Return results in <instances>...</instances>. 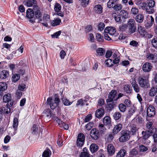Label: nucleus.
I'll list each match as a JSON object with an SVG mask.
<instances>
[{"mask_svg":"<svg viewBox=\"0 0 157 157\" xmlns=\"http://www.w3.org/2000/svg\"><path fill=\"white\" fill-rule=\"evenodd\" d=\"M138 82L140 86L144 88H148L150 86L149 82L146 77L142 76L139 77Z\"/></svg>","mask_w":157,"mask_h":157,"instance_id":"f257e3e1","label":"nucleus"},{"mask_svg":"<svg viewBox=\"0 0 157 157\" xmlns=\"http://www.w3.org/2000/svg\"><path fill=\"white\" fill-rule=\"evenodd\" d=\"M60 101L59 97H56L54 100H52V98L49 97L47 99V105L49 106L51 109L53 110L59 105Z\"/></svg>","mask_w":157,"mask_h":157,"instance_id":"f03ea898","label":"nucleus"},{"mask_svg":"<svg viewBox=\"0 0 157 157\" xmlns=\"http://www.w3.org/2000/svg\"><path fill=\"white\" fill-rule=\"evenodd\" d=\"M121 133V136L119 138V140L121 142H125L129 139L130 137L129 131L123 130Z\"/></svg>","mask_w":157,"mask_h":157,"instance_id":"7ed1b4c3","label":"nucleus"},{"mask_svg":"<svg viewBox=\"0 0 157 157\" xmlns=\"http://www.w3.org/2000/svg\"><path fill=\"white\" fill-rule=\"evenodd\" d=\"M135 21L133 19L129 20L127 25V29L130 34L134 33L136 30V28L135 25Z\"/></svg>","mask_w":157,"mask_h":157,"instance_id":"20e7f679","label":"nucleus"},{"mask_svg":"<svg viewBox=\"0 0 157 157\" xmlns=\"http://www.w3.org/2000/svg\"><path fill=\"white\" fill-rule=\"evenodd\" d=\"M141 133L143 135L142 139V143L146 144H148L150 143V141L148 139L151 133L149 131H142Z\"/></svg>","mask_w":157,"mask_h":157,"instance_id":"39448f33","label":"nucleus"},{"mask_svg":"<svg viewBox=\"0 0 157 157\" xmlns=\"http://www.w3.org/2000/svg\"><path fill=\"white\" fill-rule=\"evenodd\" d=\"M85 140V136L84 134L80 133L78 134L76 144L78 146L82 147L84 145Z\"/></svg>","mask_w":157,"mask_h":157,"instance_id":"423d86ee","label":"nucleus"},{"mask_svg":"<svg viewBox=\"0 0 157 157\" xmlns=\"http://www.w3.org/2000/svg\"><path fill=\"white\" fill-rule=\"evenodd\" d=\"M130 82L133 90L136 93H138L140 92L141 90V88L137 83L135 78H132L130 80Z\"/></svg>","mask_w":157,"mask_h":157,"instance_id":"0eeeda50","label":"nucleus"},{"mask_svg":"<svg viewBox=\"0 0 157 157\" xmlns=\"http://www.w3.org/2000/svg\"><path fill=\"white\" fill-rule=\"evenodd\" d=\"M3 101L5 103H9L10 107H12L13 105L14 101L11 99V94L9 93L6 94L3 97Z\"/></svg>","mask_w":157,"mask_h":157,"instance_id":"6e6552de","label":"nucleus"},{"mask_svg":"<svg viewBox=\"0 0 157 157\" xmlns=\"http://www.w3.org/2000/svg\"><path fill=\"white\" fill-rule=\"evenodd\" d=\"M117 91L115 90H112L109 93L108 99H107L106 101L107 103L111 102H112L113 100L116 101V97L117 95Z\"/></svg>","mask_w":157,"mask_h":157,"instance_id":"1a4fd4ad","label":"nucleus"},{"mask_svg":"<svg viewBox=\"0 0 157 157\" xmlns=\"http://www.w3.org/2000/svg\"><path fill=\"white\" fill-rule=\"evenodd\" d=\"M90 135L92 139L94 140H98L100 136L99 131L96 128H93L91 131Z\"/></svg>","mask_w":157,"mask_h":157,"instance_id":"9d476101","label":"nucleus"},{"mask_svg":"<svg viewBox=\"0 0 157 157\" xmlns=\"http://www.w3.org/2000/svg\"><path fill=\"white\" fill-rule=\"evenodd\" d=\"M50 21V17L49 15L44 14L43 16V19H40L39 21L40 22L43 21V22H41L42 24L45 26L47 27L48 26L47 22Z\"/></svg>","mask_w":157,"mask_h":157,"instance_id":"9b49d317","label":"nucleus"},{"mask_svg":"<svg viewBox=\"0 0 157 157\" xmlns=\"http://www.w3.org/2000/svg\"><path fill=\"white\" fill-rule=\"evenodd\" d=\"M155 109L153 106L152 105L149 106L147 109V115L149 117H153L155 115Z\"/></svg>","mask_w":157,"mask_h":157,"instance_id":"f8f14e48","label":"nucleus"},{"mask_svg":"<svg viewBox=\"0 0 157 157\" xmlns=\"http://www.w3.org/2000/svg\"><path fill=\"white\" fill-rule=\"evenodd\" d=\"M9 103H7L6 106L0 108V113L2 117V114H8L11 112V108L12 107H10Z\"/></svg>","mask_w":157,"mask_h":157,"instance_id":"ddd939ff","label":"nucleus"},{"mask_svg":"<svg viewBox=\"0 0 157 157\" xmlns=\"http://www.w3.org/2000/svg\"><path fill=\"white\" fill-rule=\"evenodd\" d=\"M116 31L115 28L112 27H108L105 28L104 30L105 33L109 34V35L113 37V35L115 34Z\"/></svg>","mask_w":157,"mask_h":157,"instance_id":"4468645a","label":"nucleus"},{"mask_svg":"<svg viewBox=\"0 0 157 157\" xmlns=\"http://www.w3.org/2000/svg\"><path fill=\"white\" fill-rule=\"evenodd\" d=\"M146 58L148 59L151 60L153 62H157V54H156L148 53L146 55Z\"/></svg>","mask_w":157,"mask_h":157,"instance_id":"2eb2a0df","label":"nucleus"},{"mask_svg":"<svg viewBox=\"0 0 157 157\" xmlns=\"http://www.w3.org/2000/svg\"><path fill=\"white\" fill-rule=\"evenodd\" d=\"M153 123L151 122H149L147 123L146 127L148 129L147 131H149L152 134V133L155 132L156 129L152 126Z\"/></svg>","mask_w":157,"mask_h":157,"instance_id":"dca6fc26","label":"nucleus"},{"mask_svg":"<svg viewBox=\"0 0 157 157\" xmlns=\"http://www.w3.org/2000/svg\"><path fill=\"white\" fill-rule=\"evenodd\" d=\"M152 68L151 64L149 63L146 62L144 64L143 66V69L145 72H149Z\"/></svg>","mask_w":157,"mask_h":157,"instance_id":"f3484780","label":"nucleus"},{"mask_svg":"<svg viewBox=\"0 0 157 157\" xmlns=\"http://www.w3.org/2000/svg\"><path fill=\"white\" fill-rule=\"evenodd\" d=\"M33 11L35 16L37 18H39L42 16L40 10L39 8L35 7L33 8Z\"/></svg>","mask_w":157,"mask_h":157,"instance_id":"a211bd4d","label":"nucleus"},{"mask_svg":"<svg viewBox=\"0 0 157 157\" xmlns=\"http://www.w3.org/2000/svg\"><path fill=\"white\" fill-rule=\"evenodd\" d=\"M138 31L139 33L142 37H146L147 35H148L146 31L141 26L138 27Z\"/></svg>","mask_w":157,"mask_h":157,"instance_id":"6ab92c4d","label":"nucleus"},{"mask_svg":"<svg viewBox=\"0 0 157 157\" xmlns=\"http://www.w3.org/2000/svg\"><path fill=\"white\" fill-rule=\"evenodd\" d=\"M147 22L145 25V27L147 29L152 26L154 22V18L152 16L148 17Z\"/></svg>","mask_w":157,"mask_h":157,"instance_id":"aec40b11","label":"nucleus"},{"mask_svg":"<svg viewBox=\"0 0 157 157\" xmlns=\"http://www.w3.org/2000/svg\"><path fill=\"white\" fill-rule=\"evenodd\" d=\"M104 110L103 108H100L97 109L95 112V116L98 118H100L104 115Z\"/></svg>","mask_w":157,"mask_h":157,"instance_id":"412c9836","label":"nucleus"},{"mask_svg":"<svg viewBox=\"0 0 157 157\" xmlns=\"http://www.w3.org/2000/svg\"><path fill=\"white\" fill-rule=\"evenodd\" d=\"M9 71L7 70H4L0 72V78L2 79H5L9 76Z\"/></svg>","mask_w":157,"mask_h":157,"instance_id":"4be33fe9","label":"nucleus"},{"mask_svg":"<svg viewBox=\"0 0 157 157\" xmlns=\"http://www.w3.org/2000/svg\"><path fill=\"white\" fill-rule=\"evenodd\" d=\"M144 7L146 11L149 13H152L154 12V7L147 5V3L144 4Z\"/></svg>","mask_w":157,"mask_h":157,"instance_id":"5701e85b","label":"nucleus"},{"mask_svg":"<svg viewBox=\"0 0 157 157\" xmlns=\"http://www.w3.org/2000/svg\"><path fill=\"white\" fill-rule=\"evenodd\" d=\"M122 127V125L121 123H119L116 125L113 130V133L116 134L119 132L121 129Z\"/></svg>","mask_w":157,"mask_h":157,"instance_id":"b1692460","label":"nucleus"},{"mask_svg":"<svg viewBox=\"0 0 157 157\" xmlns=\"http://www.w3.org/2000/svg\"><path fill=\"white\" fill-rule=\"evenodd\" d=\"M107 151L110 155H113L115 152V148L112 144H109L107 146Z\"/></svg>","mask_w":157,"mask_h":157,"instance_id":"393cba45","label":"nucleus"},{"mask_svg":"<svg viewBox=\"0 0 157 157\" xmlns=\"http://www.w3.org/2000/svg\"><path fill=\"white\" fill-rule=\"evenodd\" d=\"M37 3L36 0H29L25 3V5L28 7L33 6L34 8L35 7H37L36 6Z\"/></svg>","mask_w":157,"mask_h":157,"instance_id":"a878e982","label":"nucleus"},{"mask_svg":"<svg viewBox=\"0 0 157 157\" xmlns=\"http://www.w3.org/2000/svg\"><path fill=\"white\" fill-rule=\"evenodd\" d=\"M119 0H109L107 3V7L109 8H113L118 3Z\"/></svg>","mask_w":157,"mask_h":157,"instance_id":"bb28decb","label":"nucleus"},{"mask_svg":"<svg viewBox=\"0 0 157 157\" xmlns=\"http://www.w3.org/2000/svg\"><path fill=\"white\" fill-rule=\"evenodd\" d=\"M34 14L33 10L30 8H29L26 11V17L28 18L31 19L34 16Z\"/></svg>","mask_w":157,"mask_h":157,"instance_id":"cd10ccee","label":"nucleus"},{"mask_svg":"<svg viewBox=\"0 0 157 157\" xmlns=\"http://www.w3.org/2000/svg\"><path fill=\"white\" fill-rule=\"evenodd\" d=\"M99 148L98 146L95 144L93 143L91 144L90 146V150L91 152L92 153L96 152Z\"/></svg>","mask_w":157,"mask_h":157,"instance_id":"c85d7f7f","label":"nucleus"},{"mask_svg":"<svg viewBox=\"0 0 157 157\" xmlns=\"http://www.w3.org/2000/svg\"><path fill=\"white\" fill-rule=\"evenodd\" d=\"M94 10L98 14H101L102 12V9L101 5L98 4L96 5L94 7Z\"/></svg>","mask_w":157,"mask_h":157,"instance_id":"c756f323","label":"nucleus"},{"mask_svg":"<svg viewBox=\"0 0 157 157\" xmlns=\"http://www.w3.org/2000/svg\"><path fill=\"white\" fill-rule=\"evenodd\" d=\"M157 93V88L154 87L151 88L148 94L150 96L154 97Z\"/></svg>","mask_w":157,"mask_h":157,"instance_id":"7c9ffc66","label":"nucleus"},{"mask_svg":"<svg viewBox=\"0 0 157 157\" xmlns=\"http://www.w3.org/2000/svg\"><path fill=\"white\" fill-rule=\"evenodd\" d=\"M51 155V151L48 148L44 150L42 154V156L43 157H50Z\"/></svg>","mask_w":157,"mask_h":157,"instance_id":"2f4dec72","label":"nucleus"},{"mask_svg":"<svg viewBox=\"0 0 157 157\" xmlns=\"http://www.w3.org/2000/svg\"><path fill=\"white\" fill-rule=\"evenodd\" d=\"M61 22V20L60 19L56 18L51 21V24L52 26H55L59 25Z\"/></svg>","mask_w":157,"mask_h":157,"instance_id":"473e14b6","label":"nucleus"},{"mask_svg":"<svg viewBox=\"0 0 157 157\" xmlns=\"http://www.w3.org/2000/svg\"><path fill=\"white\" fill-rule=\"evenodd\" d=\"M144 19V15L141 14H139L136 16L135 18L136 21L139 23L142 22Z\"/></svg>","mask_w":157,"mask_h":157,"instance_id":"72a5a7b5","label":"nucleus"},{"mask_svg":"<svg viewBox=\"0 0 157 157\" xmlns=\"http://www.w3.org/2000/svg\"><path fill=\"white\" fill-rule=\"evenodd\" d=\"M18 125V119L16 117H14L13 120V127L15 131L17 130Z\"/></svg>","mask_w":157,"mask_h":157,"instance_id":"f704fd0d","label":"nucleus"},{"mask_svg":"<svg viewBox=\"0 0 157 157\" xmlns=\"http://www.w3.org/2000/svg\"><path fill=\"white\" fill-rule=\"evenodd\" d=\"M138 130L136 126H133L131 127L130 131V135H134L136 134Z\"/></svg>","mask_w":157,"mask_h":157,"instance_id":"c9c22d12","label":"nucleus"},{"mask_svg":"<svg viewBox=\"0 0 157 157\" xmlns=\"http://www.w3.org/2000/svg\"><path fill=\"white\" fill-rule=\"evenodd\" d=\"M118 108L119 110L121 112H124L126 109V107L125 105L121 103L118 105Z\"/></svg>","mask_w":157,"mask_h":157,"instance_id":"e433bc0d","label":"nucleus"},{"mask_svg":"<svg viewBox=\"0 0 157 157\" xmlns=\"http://www.w3.org/2000/svg\"><path fill=\"white\" fill-rule=\"evenodd\" d=\"M139 9L138 8L133 6L131 10V13L133 15H136L138 13Z\"/></svg>","mask_w":157,"mask_h":157,"instance_id":"4c0bfd02","label":"nucleus"},{"mask_svg":"<svg viewBox=\"0 0 157 157\" xmlns=\"http://www.w3.org/2000/svg\"><path fill=\"white\" fill-rule=\"evenodd\" d=\"M96 52L98 55L99 56H102L105 54V51L103 48H99L96 50Z\"/></svg>","mask_w":157,"mask_h":157,"instance_id":"58836bf2","label":"nucleus"},{"mask_svg":"<svg viewBox=\"0 0 157 157\" xmlns=\"http://www.w3.org/2000/svg\"><path fill=\"white\" fill-rule=\"evenodd\" d=\"M138 150L135 148H134L130 151L129 155L131 156H136L138 155Z\"/></svg>","mask_w":157,"mask_h":157,"instance_id":"ea45409f","label":"nucleus"},{"mask_svg":"<svg viewBox=\"0 0 157 157\" xmlns=\"http://www.w3.org/2000/svg\"><path fill=\"white\" fill-rule=\"evenodd\" d=\"M126 150L124 149L121 150L117 154V157H123L126 154Z\"/></svg>","mask_w":157,"mask_h":157,"instance_id":"a19ab883","label":"nucleus"},{"mask_svg":"<svg viewBox=\"0 0 157 157\" xmlns=\"http://www.w3.org/2000/svg\"><path fill=\"white\" fill-rule=\"evenodd\" d=\"M104 124L106 125H109L110 124V119L108 116L105 117L103 120Z\"/></svg>","mask_w":157,"mask_h":157,"instance_id":"79ce46f5","label":"nucleus"},{"mask_svg":"<svg viewBox=\"0 0 157 157\" xmlns=\"http://www.w3.org/2000/svg\"><path fill=\"white\" fill-rule=\"evenodd\" d=\"M20 78L19 75L17 74H15L13 75L12 76V81L13 82H16Z\"/></svg>","mask_w":157,"mask_h":157,"instance_id":"37998d69","label":"nucleus"},{"mask_svg":"<svg viewBox=\"0 0 157 157\" xmlns=\"http://www.w3.org/2000/svg\"><path fill=\"white\" fill-rule=\"evenodd\" d=\"M116 106L115 104L113 102L108 103L107 106L106 108L109 111L112 110Z\"/></svg>","mask_w":157,"mask_h":157,"instance_id":"c03bdc74","label":"nucleus"},{"mask_svg":"<svg viewBox=\"0 0 157 157\" xmlns=\"http://www.w3.org/2000/svg\"><path fill=\"white\" fill-rule=\"evenodd\" d=\"M7 88V85L5 82H0V90L2 91L6 90Z\"/></svg>","mask_w":157,"mask_h":157,"instance_id":"a18cd8bd","label":"nucleus"},{"mask_svg":"<svg viewBox=\"0 0 157 157\" xmlns=\"http://www.w3.org/2000/svg\"><path fill=\"white\" fill-rule=\"evenodd\" d=\"M81 5L83 7H86L89 4V0H81L79 1Z\"/></svg>","mask_w":157,"mask_h":157,"instance_id":"49530a36","label":"nucleus"},{"mask_svg":"<svg viewBox=\"0 0 157 157\" xmlns=\"http://www.w3.org/2000/svg\"><path fill=\"white\" fill-rule=\"evenodd\" d=\"M79 157H93V155H91L89 152H81L80 155Z\"/></svg>","mask_w":157,"mask_h":157,"instance_id":"de8ad7c7","label":"nucleus"},{"mask_svg":"<svg viewBox=\"0 0 157 157\" xmlns=\"http://www.w3.org/2000/svg\"><path fill=\"white\" fill-rule=\"evenodd\" d=\"M124 91L128 94L131 93L132 91V87L128 85L125 86L124 87Z\"/></svg>","mask_w":157,"mask_h":157,"instance_id":"09e8293b","label":"nucleus"},{"mask_svg":"<svg viewBox=\"0 0 157 157\" xmlns=\"http://www.w3.org/2000/svg\"><path fill=\"white\" fill-rule=\"evenodd\" d=\"M105 63L106 65L108 67H111L113 65L112 60L111 59H106L105 61Z\"/></svg>","mask_w":157,"mask_h":157,"instance_id":"8fccbe9b","label":"nucleus"},{"mask_svg":"<svg viewBox=\"0 0 157 157\" xmlns=\"http://www.w3.org/2000/svg\"><path fill=\"white\" fill-rule=\"evenodd\" d=\"M112 16L114 18L115 21L117 22H119L121 20V17L120 15H118L116 13H113Z\"/></svg>","mask_w":157,"mask_h":157,"instance_id":"3c124183","label":"nucleus"},{"mask_svg":"<svg viewBox=\"0 0 157 157\" xmlns=\"http://www.w3.org/2000/svg\"><path fill=\"white\" fill-rule=\"evenodd\" d=\"M121 117V114L119 112H115L113 114V117L115 120H118Z\"/></svg>","mask_w":157,"mask_h":157,"instance_id":"603ef678","label":"nucleus"},{"mask_svg":"<svg viewBox=\"0 0 157 157\" xmlns=\"http://www.w3.org/2000/svg\"><path fill=\"white\" fill-rule=\"evenodd\" d=\"M134 121H136V122L139 124H141L143 122V118L139 116H136L134 119Z\"/></svg>","mask_w":157,"mask_h":157,"instance_id":"864d4df0","label":"nucleus"},{"mask_svg":"<svg viewBox=\"0 0 157 157\" xmlns=\"http://www.w3.org/2000/svg\"><path fill=\"white\" fill-rule=\"evenodd\" d=\"M155 4V1L154 0H148L147 5L151 7H154Z\"/></svg>","mask_w":157,"mask_h":157,"instance_id":"5fc2aeb1","label":"nucleus"},{"mask_svg":"<svg viewBox=\"0 0 157 157\" xmlns=\"http://www.w3.org/2000/svg\"><path fill=\"white\" fill-rule=\"evenodd\" d=\"M61 6L58 3H56L54 6V10L56 12H58L61 10Z\"/></svg>","mask_w":157,"mask_h":157,"instance_id":"6e6d98bb","label":"nucleus"},{"mask_svg":"<svg viewBox=\"0 0 157 157\" xmlns=\"http://www.w3.org/2000/svg\"><path fill=\"white\" fill-rule=\"evenodd\" d=\"M105 27V25L104 23L102 22H100L98 24V29L99 31H101L104 30Z\"/></svg>","mask_w":157,"mask_h":157,"instance_id":"4d7b16f0","label":"nucleus"},{"mask_svg":"<svg viewBox=\"0 0 157 157\" xmlns=\"http://www.w3.org/2000/svg\"><path fill=\"white\" fill-rule=\"evenodd\" d=\"M96 37L97 41L101 42H103L104 39L103 37L101 36V34L99 33H97L96 34Z\"/></svg>","mask_w":157,"mask_h":157,"instance_id":"13d9d810","label":"nucleus"},{"mask_svg":"<svg viewBox=\"0 0 157 157\" xmlns=\"http://www.w3.org/2000/svg\"><path fill=\"white\" fill-rule=\"evenodd\" d=\"M99 130L101 134H103L105 131V128L103 124L99 125Z\"/></svg>","mask_w":157,"mask_h":157,"instance_id":"bf43d9fd","label":"nucleus"},{"mask_svg":"<svg viewBox=\"0 0 157 157\" xmlns=\"http://www.w3.org/2000/svg\"><path fill=\"white\" fill-rule=\"evenodd\" d=\"M122 8V6L121 5L117 3L113 8L115 10L119 11L121 10Z\"/></svg>","mask_w":157,"mask_h":157,"instance_id":"052dcab7","label":"nucleus"},{"mask_svg":"<svg viewBox=\"0 0 157 157\" xmlns=\"http://www.w3.org/2000/svg\"><path fill=\"white\" fill-rule=\"evenodd\" d=\"M136 111L135 108L134 107L131 108L128 111V116L130 117Z\"/></svg>","mask_w":157,"mask_h":157,"instance_id":"680f3d73","label":"nucleus"},{"mask_svg":"<svg viewBox=\"0 0 157 157\" xmlns=\"http://www.w3.org/2000/svg\"><path fill=\"white\" fill-rule=\"evenodd\" d=\"M54 119L56 121V122L58 124V125L61 127H62V123H63L62 121H61L57 117H54Z\"/></svg>","mask_w":157,"mask_h":157,"instance_id":"e2e57ef3","label":"nucleus"},{"mask_svg":"<svg viewBox=\"0 0 157 157\" xmlns=\"http://www.w3.org/2000/svg\"><path fill=\"white\" fill-rule=\"evenodd\" d=\"M151 44L154 48H157V37L154 38L152 40Z\"/></svg>","mask_w":157,"mask_h":157,"instance_id":"0e129e2a","label":"nucleus"},{"mask_svg":"<svg viewBox=\"0 0 157 157\" xmlns=\"http://www.w3.org/2000/svg\"><path fill=\"white\" fill-rule=\"evenodd\" d=\"M63 105L65 106H69L71 105L72 102L70 101L67 99H65L63 100Z\"/></svg>","mask_w":157,"mask_h":157,"instance_id":"69168bd1","label":"nucleus"},{"mask_svg":"<svg viewBox=\"0 0 157 157\" xmlns=\"http://www.w3.org/2000/svg\"><path fill=\"white\" fill-rule=\"evenodd\" d=\"M130 45L133 47H137L138 45V42L135 40L131 41L129 43Z\"/></svg>","mask_w":157,"mask_h":157,"instance_id":"338daca9","label":"nucleus"},{"mask_svg":"<svg viewBox=\"0 0 157 157\" xmlns=\"http://www.w3.org/2000/svg\"><path fill=\"white\" fill-rule=\"evenodd\" d=\"M140 151L141 152L146 151L148 150L147 147L143 145H141L139 147Z\"/></svg>","mask_w":157,"mask_h":157,"instance_id":"774afa93","label":"nucleus"}]
</instances>
